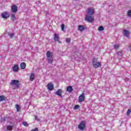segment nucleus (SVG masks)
I'll list each match as a JSON object with an SVG mask.
<instances>
[{
  "instance_id": "11",
  "label": "nucleus",
  "mask_w": 131,
  "mask_h": 131,
  "mask_svg": "<svg viewBox=\"0 0 131 131\" xmlns=\"http://www.w3.org/2000/svg\"><path fill=\"white\" fill-rule=\"evenodd\" d=\"M123 34L124 36L128 37V36H129V31H128L126 30H124L123 31Z\"/></svg>"
},
{
  "instance_id": "7",
  "label": "nucleus",
  "mask_w": 131,
  "mask_h": 131,
  "mask_svg": "<svg viewBox=\"0 0 131 131\" xmlns=\"http://www.w3.org/2000/svg\"><path fill=\"white\" fill-rule=\"evenodd\" d=\"M85 96H84V93H83L81 95H80L78 100L79 102H83L84 101V99Z\"/></svg>"
},
{
  "instance_id": "22",
  "label": "nucleus",
  "mask_w": 131,
  "mask_h": 131,
  "mask_svg": "<svg viewBox=\"0 0 131 131\" xmlns=\"http://www.w3.org/2000/svg\"><path fill=\"white\" fill-rule=\"evenodd\" d=\"M119 47H120L119 44L114 45V48L115 50H118V49H119Z\"/></svg>"
},
{
  "instance_id": "5",
  "label": "nucleus",
  "mask_w": 131,
  "mask_h": 131,
  "mask_svg": "<svg viewBox=\"0 0 131 131\" xmlns=\"http://www.w3.org/2000/svg\"><path fill=\"white\" fill-rule=\"evenodd\" d=\"M78 128L80 130H83L85 128V121H82L78 125Z\"/></svg>"
},
{
  "instance_id": "3",
  "label": "nucleus",
  "mask_w": 131,
  "mask_h": 131,
  "mask_svg": "<svg viewBox=\"0 0 131 131\" xmlns=\"http://www.w3.org/2000/svg\"><path fill=\"white\" fill-rule=\"evenodd\" d=\"M10 84L12 85V86H15L17 88V89H18L20 85V82L18 80H12L10 82Z\"/></svg>"
},
{
  "instance_id": "1",
  "label": "nucleus",
  "mask_w": 131,
  "mask_h": 131,
  "mask_svg": "<svg viewBox=\"0 0 131 131\" xmlns=\"http://www.w3.org/2000/svg\"><path fill=\"white\" fill-rule=\"evenodd\" d=\"M92 65L94 68H99L101 67V62L98 61V58H94L92 59Z\"/></svg>"
},
{
  "instance_id": "29",
  "label": "nucleus",
  "mask_w": 131,
  "mask_h": 131,
  "mask_svg": "<svg viewBox=\"0 0 131 131\" xmlns=\"http://www.w3.org/2000/svg\"><path fill=\"white\" fill-rule=\"evenodd\" d=\"M23 124L25 126H28V124L27 123V122H23Z\"/></svg>"
},
{
  "instance_id": "9",
  "label": "nucleus",
  "mask_w": 131,
  "mask_h": 131,
  "mask_svg": "<svg viewBox=\"0 0 131 131\" xmlns=\"http://www.w3.org/2000/svg\"><path fill=\"white\" fill-rule=\"evenodd\" d=\"M46 56H47V58H53V56H54V53H53V52L48 51H47V53H46Z\"/></svg>"
},
{
  "instance_id": "27",
  "label": "nucleus",
  "mask_w": 131,
  "mask_h": 131,
  "mask_svg": "<svg viewBox=\"0 0 131 131\" xmlns=\"http://www.w3.org/2000/svg\"><path fill=\"white\" fill-rule=\"evenodd\" d=\"M64 27H65V25L64 24L61 25V28L62 31H64Z\"/></svg>"
},
{
  "instance_id": "24",
  "label": "nucleus",
  "mask_w": 131,
  "mask_h": 131,
  "mask_svg": "<svg viewBox=\"0 0 131 131\" xmlns=\"http://www.w3.org/2000/svg\"><path fill=\"white\" fill-rule=\"evenodd\" d=\"M98 30L99 31H102V30H104V27H103V26H100V27L98 28Z\"/></svg>"
},
{
  "instance_id": "23",
  "label": "nucleus",
  "mask_w": 131,
  "mask_h": 131,
  "mask_svg": "<svg viewBox=\"0 0 131 131\" xmlns=\"http://www.w3.org/2000/svg\"><path fill=\"white\" fill-rule=\"evenodd\" d=\"M11 19L13 21H15L16 20V16L14 14L11 15Z\"/></svg>"
},
{
  "instance_id": "20",
  "label": "nucleus",
  "mask_w": 131,
  "mask_h": 131,
  "mask_svg": "<svg viewBox=\"0 0 131 131\" xmlns=\"http://www.w3.org/2000/svg\"><path fill=\"white\" fill-rule=\"evenodd\" d=\"M48 59V63H49V64H52L53 63V57H50V58H47Z\"/></svg>"
},
{
  "instance_id": "15",
  "label": "nucleus",
  "mask_w": 131,
  "mask_h": 131,
  "mask_svg": "<svg viewBox=\"0 0 131 131\" xmlns=\"http://www.w3.org/2000/svg\"><path fill=\"white\" fill-rule=\"evenodd\" d=\"M34 78H35V75L34 73H32L30 76V80L31 81H33Z\"/></svg>"
},
{
  "instance_id": "26",
  "label": "nucleus",
  "mask_w": 131,
  "mask_h": 131,
  "mask_svg": "<svg viewBox=\"0 0 131 131\" xmlns=\"http://www.w3.org/2000/svg\"><path fill=\"white\" fill-rule=\"evenodd\" d=\"M12 128H13V127L12 126H7L8 130H12Z\"/></svg>"
},
{
  "instance_id": "16",
  "label": "nucleus",
  "mask_w": 131,
  "mask_h": 131,
  "mask_svg": "<svg viewBox=\"0 0 131 131\" xmlns=\"http://www.w3.org/2000/svg\"><path fill=\"white\" fill-rule=\"evenodd\" d=\"M73 91V88L71 86H69L67 88V92L68 93H71Z\"/></svg>"
},
{
  "instance_id": "4",
  "label": "nucleus",
  "mask_w": 131,
  "mask_h": 131,
  "mask_svg": "<svg viewBox=\"0 0 131 131\" xmlns=\"http://www.w3.org/2000/svg\"><path fill=\"white\" fill-rule=\"evenodd\" d=\"M86 15H92L95 14V9L94 8L89 7L86 10Z\"/></svg>"
},
{
  "instance_id": "33",
  "label": "nucleus",
  "mask_w": 131,
  "mask_h": 131,
  "mask_svg": "<svg viewBox=\"0 0 131 131\" xmlns=\"http://www.w3.org/2000/svg\"><path fill=\"white\" fill-rule=\"evenodd\" d=\"M31 131H38V128H35V129H32Z\"/></svg>"
},
{
  "instance_id": "17",
  "label": "nucleus",
  "mask_w": 131,
  "mask_h": 131,
  "mask_svg": "<svg viewBox=\"0 0 131 131\" xmlns=\"http://www.w3.org/2000/svg\"><path fill=\"white\" fill-rule=\"evenodd\" d=\"M20 68L21 69H25V68H26V63L25 62L20 63Z\"/></svg>"
},
{
  "instance_id": "19",
  "label": "nucleus",
  "mask_w": 131,
  "mask_h": 131,
  "mask_svg": "<svg viewBox=\"0 0 131 131\" xmlns=\"http://www.w3.org/2000/svg\"><path fill=\"white\" fill-rule=\"evenodd\" d=\"M78 30H79V31H83V30H84V26H78Z\"/></svg>"
},
{
  "instance_id": "34",
  "label": "nucleus",
  "mask_w": 131,
  "mask_h": 131,
  "mask_svg": "<svg viewBox=\"0 0 131 131\" xmlns=\"http://www.w3.org/2000/svg\"><path fill=\"white\" fill-rule=\"evenodd\" d=\"M35 119L37 120V121H39V118H38L36 116H35Z\"/></svg>"
},
{
  "instance_id": "13",
  "label": "nucleus",
  "mask_w": 131,
  "mask_h": 131,
  "mask_svg": "<svg viewBox=\"0 0 131 131\" xmlns=\"http://www.w3.org/2000/svg\"><path fill=\"white\" fill-rule=\"evenodd\" d=\"M13 70L14 72H18V71H19V67L18 66V64L14 65Z\"/></svg>"
},
{
  "instance_id": "6",
  "label": "nucleus",
  "mask_w": 131,
  "mask_h": 131,
  "mask_svg": "<svg viewBox=\"0 0 131 131\" xmlns=\"http://www.w3.org/2000/svg\"><path fill=\"white\" fill-rule=\"evenodd\" d=\"M11 8V12H12V13H16V12L18 11V7H17V6L15 5H12Z\"/></svg>"
},
{
  "instance_id": "12",
  "label": "nucleus",
  "mask_w": 131,
  "mask_h": 131,
  "mask_svg": "<svg viewBox=\"0 0 131 131\" xmlns=\"http://www.w3.org/2000/svg\"><path fill=\"white\" fill-rule=\"evenodd\" d=\"M60 39V37L59 36V34L57 33H54V40L55 41H59Z\"/></svg>"
},
{
  "instance_id": "21",
  "label": "nucleus",
  "mask_w": 131,
  "mask_h": 131,
  "mask_svg": "<svg viewBox=\"0 0 131 131\" xmlns=\"http://www.w3.org/2000/svg\"><path fill=\"white\" fill-rule=\"evenodd\" d=\"M15 107L16 108V110H17V112H19V111H20V110H21V107L18 104H16L15 105Z\"/></svg>"
},
{
  "instance_id": "2",
  "label": "nucleus",
  "mask_w": 131,
  "mask_h": 131,
  "mask_svg": "<svg viewBox=\"0 0 131 131\" xmlns=\"http://www.w3.org/2000/svg\"><path fill=\"white\" fill-rule=\"evenodd\" d=\"M85 21H87V22L92 23V22H94L95 21V18H94V16L93 15L86 14L85 17Z\"/></svg>"
},
{
  "instance_id": "32",
  "label": "nucleus",
  "mask_w": 131,
  "mask_h": 131,
  "mask_svg": "<svg viewBox=\"0 0 131 131\" xmlns=\"http://www.w3.org/2000/svg\"><path fill=\"white\" fill-rule=\"evenodd\" d=\"M78 108H79V105H75L74 106V109L76 110V109H78Z\"/></svg>"
},
{
  "instance_id": "8",
  "label": "nucleus",
  "mask_w": 131,
  "mask_h": 131,
  "mask_svg": "<svg viewBox=\"0 0 131 131\" xmlns=\"http://www.w3.org/2000/svg\"><path fill=\"white\" fill-rule=\"evenodd\" d=\"M2 17L4 19H8V18H9L10 16H9V13L8 12L5 11L2 13Z\"/></svg>"
},
{
  "instance_id": "18",
  "label": "nucleus",
  "mask_w": 131,
  "mask_h": 131,
  "mask_svg": "<svg viewBox=\"0 0 131 131\" xmlns=\"http://www.w3.org/2000/svg\"><path fill=\"white\" fill-rule=\"evenodd\" d=\"M7 98L4 95L0 96V102H3V101H6Z\"/></svg>"
},
{
  "instance_id": "25",
  "label": "nucleus",
  "mask_w": 131,
  "mask_h": 131,
  "mask_svg": "<svg viewBox=\"0 0 131 131\" xmlns=\"http://www.w3.org/2000/svg\"><path fill=\"white\" fill-rule=\"evenodd\" d=\"M130 112H131V109H128L127 111V116H129V114H130Z\"/></svg>"
},
{
  "instance_id": "30",
  "label": "nucleus",
  "mask_w": 131,
  "mask_h": 131,
  "mask_svg": "<svg viewBox=\"0 0 131 131\" xmlns=\"http://www.w3.org/2000/svg\"><path fill=\"white\" fill-rule=\"evenodd\" d=\"M70 41H71V39H70V38H67L66 39L67 42H70Z\"/></svg>"
},
{
  "instance_id": "28",
  "label": "nucleus",
  "mask_w": 131,
  "mask_h": 131,
  "mask_svg": "<svg viewBox=\"0 0 131 131\" xmlns=\"http://www.w3.org/2000/svg\"><path fill=\"white\" fill-rule=\"evenodd\" d=\"M8 35L10 36V38H12V37H13L14 35V33H10L8 34Z\"/></svg>"
},
{
  "instance_id": "10",
  "label": "nucleus",
  "mask_w": 131,
  "mask_h": 131,
  "mask_svg": "<svg viewBox=\"0 0 131 131\" xmlns=\"http://www.w3.org/2000/svg\"><path fill=\"white\" fill-rule=\"evenodd\" d=\"M47 88L49 91H53L54 90V84L52 82L49 83L47 84Z\"/></svg>"
},
{
  "instance_id": "31",
  "label": "nucleus",
  "mask_w": 131,
  "mask_h": 131,
  "mask_svg": "<svg viewBox=\"0 0 131 131\" xmlns=\"http://www.w3.org/2000/svg\"><path fill=\"white\" fill-rule=\"evenodd\" d=\"M127 15L129 17H131V10H129L128 11Z\"/></svg>"
},
{
  "instance_id": "14",
  "label": "nucleus",
  "mask_w": 131,
  "mask_h": 131,
  "mask_svg": "<svg viewBox=\"0 0 131 131\" xmlns=\"http://www.w3.org/2000/svg\"><path fill=\"white\" fill-rule=\"evenodd\" d=\"M62 93H63V92L62 91V90L59 89L56 92V95H57V96H59V97H62Z\"/></svg>"
}]
</instances>
